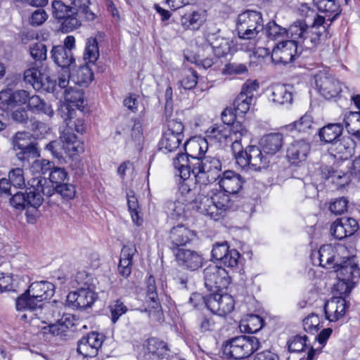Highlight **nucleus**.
<instances>
[{
  "label": "nucleus",
  "mask_w": 360,
  "mask_h": 360,
  "mask_svg": "<svg viewBox=\"0 0 360 360\" xmlns=\"http://www.w3.org/2000/svg\"><path fill=\"white\" fill-rule=\"evenodd\" d=\"M51 167H53V162L44 159H37L33 160L27 172L32 176V178L45 179L41 175H46Z\"/></svg>",
  "instance_id": "de8ad7c7"
},
{
  "label": "nucleus",
  "mask_w": 360,
  "mask_h": 360,
  "mask_svg": "<svg viewBox=\"0 0 360 360\" xmlns=\"http://www.w3.org/2000/svg\"><path fill=\"white\" fill-rule=\"evenodd\" d=\"M269 155L259 146L250 145L245 149V157L239 158V166L242 169L259 171L269 166Z\"/></svg>",
  "instance_id": "9b49d317"
},
{
  "label": "nucleus",
  "mask_w": 360,
  "mask_h": 360,
  "mask_svg": "<svg viewBox=\"0 0 360 360\" xmlns=\"http://www.w3.org/2000/svg\"><path fill=\"white\" fill-rule=\"evenodd\" d=\"M61 117L63 118L66 126L75 129V131L79 134H83L86 132V126L84 119V115L80 110L77 115L75 109H71L70 106L61 107Z\"/></svg>",
  "instance_id": "bb28decb"
},
{
  "label": "nucleus",
  "mask_w": 360,
  "mask_h": 360,
  "mask_svg": "<svg viewBox=\"0 0 360 360\" xmlns=\"http://www.w3.org/2000/svg\"><path fill=\"white\" fill-rule=\"evenodd\" d=\"M0 109L11 112L12 119L17 122H22V92L11 89L0 91Z\"/></svg>",
  "instance_id": "6e6552de"
},
{
  "label": "nucleus",
  "mask_w": 360,
  "mask_h": 360,
  "mask_svg": "<svg viewBox=\"0 0 360 360\" xmlns=\"http://www.w3.org/2000/svg\"><path fill=\"white\" fill-rule=\"evenodd\" d=\"M51 7L52 15L60 23V30L62 32L68 33L81 26L78 9L75 6L71 7L62 1L54 0Z\"/></svg>",
  "instance_id": "39448f33"
},
{
  "label": "nucleus",
  "mask_w": 360,
  "mask_h": 360,
  "mask_svg": "<svg viewBox=\"0 0 360 360\" xmlns=\"http://www.w3.org/2000/svg\"><path fill=\"white\" fill-rule=\"evenodd\" d=\"M50 53L54 63L62 69H70L75 66V58L70 50L61 46H53Z\"/></svg>",
  "instance_id": "7c9ffc66"
},
{
  "label": "nucleus",
  "mask_w": 360,
  "mask_h": 360,
  "mask_svg": "<svg viewBox=\"0 0 360 360\" xmlns=\"http://www.w3.org/2000/svg\"><path fill=\"white\" fill-rule=\"evenodd\" d=\"M294 41H282L271 51V60L277 64L286 65L294 60L297 56V46Z\"/></svg>",
  "instance_id": "6ab92c4d"
},
{
  "label": "nucleus",
  "mask_w": 360,
  "mask_h": 360,
  "mask_svg": "<svg viewBox=\"0 0 360 360\" xmlns=\"http://www.w3.org/2000/svg\"><path fill=\"white\" fill-rule=\"evenodd\" d=\"M321 175L326 179H331L332 183L336 184L338 187L347 184L350 181V176L360 181V155L352 160L349 173L325 166L321 169Z\"/></svg>",
  "instance_id": "0eeeda50"
},
{
  "label": "nucleus",
  "mask_w": 360,
  "mask_h": 360,
  "mask_svg": "<svg viewBox=\"0 0 360 360\" xmlns=\"http://www.w3.org/2000/svg\"><path fill=\"white\" fill-rule=\"evenodd\" d=\"M252 99L238 94L233 101V108L238 115H244L250 110Z\"/></svg>",
  "instance_id": "052dcab7"
},
{
  "label": "nucleus",
  "mask_w": 360,
  "mask_h": 360,
  "mask_svg": "<svg viewBox=\"0 0 360 360\" xmlns=\"http://www.w3.org/2000/svg\"><path fill=\"white\" fill-rule=\"evenodd\" d=\"M99 57L97 39L95 37L86 39L83 58L86 63L94 64Z\"/></svg>",
  "instance_id": "3c124183"
},
{
  "label": "nucleus",
  "mask_w": 360,
  "mask_h": 360,
  "mask_svg": "<svg viewBox=\"0 0 360 360\" xmlns=\"http://www.w3.org/2000/svg\"><path fill=\"white\" fill-rule=\"evenodd\" d=\"M343 123L347 132L360 140V112H347L343 116Z\"/></svg>",
  "instance_id": "58836bf2"
},
{
  "label": "nucleus",
  "mask_w": 360,
  "mask_h": 360,
  "mask_svg": "<svg viewBox=\"0 0 360 360\" xmlns=\"http://www.w3.org/2000/svg\"><path fill=\"white\" fill-rule=\"evenodd\" d=\"M173 165L179 173L180 177L186 180L193 175L197 184L208 185L215 182L221 174L220 160L210 155L191 158L185 154H179L173 160Z\"/></svg>",
  "instance_id": "f257e3e1"
},
{
  "label": "nucleus",
  "mask_w": 360,
  "mask_h": 360,
  "mask_svg": "<svg viewBox=\"0 0 360 360\" xmlns=\"http://www.w3.org/2000/svg\"><path fill=\"white\" fill-rule=\"evenodd\" d=\"M269 99L278 105H290L292 102V94L288 86L278 85L273 88Z\"/></svg>",
  "instance_id": "a19ab883"
},
{
  "label": "nucleus",
  "mask_w": 360,
  "mask_h": 360,
  "mask_svg": "<svg viewBox=\"0 0 360 360\" xmlns=\"http://www.w3.org/2000/svg\"><path fill=\"white\" fill-rule=\"evenodd\" d=\"M70 79H71L68 74L67 77H59L57 82L46 75L41 73L36 67H32L24 71V83L26 86L30 85L36 91L58 94L60 90L68 89ZM26 87L27 88V86Z\"/></svg>",
  "instance_id": "7ed1b4c3"
},
{
  "label": "nucleus",
  "mask_w": 360,
  "mask_h": 360,
  "mask_svg": "<svg viewBox=\"0 0 360 360\" xmlns=\"http://www.w3.org/2000/svg\"><path fill=\"white\" fill-rule=\"evenodd\" d=\"M243 330L248 333H255L260 330L264 326L262 318L258 315H250L247 320L245 325H243Z\"/></svg>",
  "instance_id": "e2e57ef3"
},
{
  "label": "nucleus",
  "mask_w": 360,
  "mask_h": 360,
  "mask_svg": "<svg viewBox=\"0 0 360 360\" xmlns=\"http://www.w3.org/2000/svg\"><path fill=\"white\" fill-rule=\"evenodd\" d=\"M221 175L219 185L222 191L229 194H236L241 190L244 181L240 174L231 170H226Z\"/></svg>",
  "instance_id": "cd10ccee"
},
{
  "label": "nucleus",
  "mask_w": 360,
  "mask_h": 360,
  "mask_svg": "<svg viewBox=\"0 0 360 360\" xmlns=\"http://www.w3.org/2000/svg\"><path fill=\"white\" fill-rule=\"evenodd\" d=\"M46 179L31 178L27 181V186L24 182L25 187V193H24V209H25V202L27 205H34L40 206L43 202L42 194L47 196H51L55 192V187H44L43 182H46Z\"/></svg>",
  "instance_id": "9d476101"
},
{
  "label": "nucleus",
  "mask_w": 360,
  "mask_h": 360,
  "mask_svg": "<svg viewBox=\"0 0 360 360\" xmlns=\"http://www.w3.org/2000/svg\"><path fill=\"white\" fill-rule=\"evenodd\" d=\"M212 257L224 266L233 268L238 265L240 253L235 249L230 250L227 242L224 241L213 245Z\"/></svg>",
  "instance_id": "dca6fc26"
},
{
  "label": "nucleus",
  "mask_w": 360,
  "mask_h": 360,
  "mask_svg": "<svg viewBox=\"0 0 360 360\" xmlns=\"http://www.w3.org/2000/svg\"><path fill=\"white\" fill-rule=\"evenodd\" d=\"M136 252V247L132 243L124 245L122 248L118 271L124 278L129 277L131 273L132 259Z\"/></svg>",
  "instance_id": "2f4dec72"
},
{
  "label": "nucleus",
  "mask_w": 360,
  "mask_h": 360,
  "mask_svg": "<svg viewBox=\"0 0 360 360\" xmlns=\"http://www.w3.org/2000/svg\"><path fill=\"white\" fill-rule=\"evenodd\" d=\"M326 17L316 15L311 27L308 26L306 33L304 45L307 48H313L320 44L321 41L327 37Z\"/></svg>",
  "instance_id": "f3484780"
},
{
  "label": "nucleus",
  "mask_w": 360,
  "mask_h": 360,
  "mask_svg": "<svg viewBox=\"0 0 360 360\" xmlns=\"http://www.w3.org/2000/svg\"><path fill=\"white\" fill-rule=\"evenodd\" d=\"M229 195V193L221 190L217 191L209 198L222 210L228 213L233 207V202L231 200Z\"/></svg>",
  "instance_id": "5fc2aeb1"
},
{
  "label": "nucleus",
  "mask_w": 360,
  "mask_h": 360,
  "mask_svg": "<svg viewBox=\"0 0 360 360\" xmlns=\"http://www.w3.org/2000/svg\"><path fill=\"white\" fill-rule=\"evenodd\" d=\"M47 174H49L50 181L56 186L68 180V173L66 169L63 167H56L54 162H53V167H51Z\"/></svg>",
  "instance_id": "4d7b16f0"
},
{
  "label": "nucleus",
  "mask_w": 360,
  "mask_h": 360,
  "mask_svg": "<svg viewBox=\"0 0 360 360\" xmlns=\"http://www.w3.org/2000/svg\"><path fill=\"white\" fill-rule=\"evenodd\" d=\"M259 345L255 336L240 335L226 341L222 345V353L226 359H243L257 350Z\"/></svg>",
  "instance_id": "20e7f679"
},
{
  "label": "nucleus",
  "mask_w": 360,
  "mask_h": 360,
  "mask_svg": "<svg viewBox=\"0 0 360 360\" xmlns=\"http://www.w3.org/2000/svg\"><path fill=\"white\" fill-rule=\"evenodd\" d=\"M184 137L165 131L160 141V149L165 153L174 151L179 147Z\"/></svg>",
  "instance_id": "8fccbe9b"
},
{
  "label": "nucleus",
  "mask_w": 360,
  "mask_h": 360,
  "mask_svg": "<svg viewBox=\"0 0 360 360\" xmlns=\"http://www.w3.org/2000/svg\"><path fill=\"white\" fill-rule=\"evenodd\" d=\"M24 104H26L27 109L32 112H42L50 117L53 115L51 105L45 103L39 96H30V94L25 90H24Z\"/></svg>",
  "instance_id": "72a5a7b5"
},
{
  "label": "nucleus",
  "mask_w": 360,
  "mask_h": 360,
  "mask_svg": "<svg viewBox=\"0 0 360 360\" xmlns=\"http://www.w3.org/2000/svg\"><path fill=\"white\" fill-rule=\"evenodd\" d=\"M229 125H214L207 131V136L219 143L228 144L230 142Z\"/></svg>",
  "instance_id": "49530a36"
},
{
  "label": "nucleus",
  "mask_w": 360,
  "mask_h": 360,
  "mask_svg": "<svg viewBox=\"0 0 360 360\" xmlns=\"http://www.w3.org/2000/svg\"><path fill=\"white\" fill-rule=\"evenodd\" d=\"M102 343L103 340L100 335L92 332L78 341L77 351L84 358H92L97 355Z\"/></svg>",
  "instance_id": "5701e85b"
},
{
  "label": "nucleus",
  "mask_w": 360,
  "mask_h": 360,
  "mask_svg": "<svg viewBox=\"0 0 360 360\" xmlns=\"http://www.w3.org/2000/svg\"><path fill=\"white\" fill-rule=\"evenodd\" d=\"M205 285L210 292H221L226 289L231 278L226 270L218 265L210 264L204 271Z\"/></svg>",
  "instance_id": "1a4fd4ad"
},
{
  "label": "nucleus",
  "mask_w": 360,
  "mask_h": 360,
  "mask_svg": "<svg viewBox=\"0 0 360 360\" xmlns=\"http://www.w3.org/2000/svg\"><path fill=\"white\" fill-rule=\"evenodd\" d=\"M204 304L213 314L224 316L231 313L234 308L232 296L221 292H214L205 295Z\"/></svg>",
  "instance_id": "4468645a"
},
{
  "label": "nucleus",
  "mask_w": 360,
  "mask_h": 360,
  "mask_svg": "<svg viewBox=\"0 0 360 360\" xmlns=\"http://www.w3.org/2000/svg\"><path fill=\"white\" fill-rule=\"evenodd\" d=\"M353 148L349 139H341L333 142L329 148L330 155L338 162L347 160L352 155Z\"/></svg>",
  "instance_id": "473e14b6"
},
{
  "label": "nucleus",
  "mask_w": 360,
  "mask_h": 360,
  "mask_svg": "<svg viewBox=\"0 0 360 360\" xmlns=\"http://www.w3.org/2000/svg\"><path fill=\"white\" fill-rule=\"evenodd\" d=\"M264 28L262 15L256 11H246L238 17L236 30L239 38L255 39L257 34Z\"/></svg>",
  "instance_id": "423d86ee"
},
{
  "label": "nucleus",
  "mask_w": 360,
  "mask_h": 360,
  "mask_svg": "<svg viewBox=\"0 0 360 360\" xmlns=\"http://www.w3.org/2000/svg\"><path fill=\"white\" fill-rule=\"evenodd\" d=\"M314 79L316 89L326 99L337 98L343 91L342 84L340 81L327 72H319Z\"/></svg>",
  "instance_id": "ddd939ff"
},
{
  "label": "nucleus",
  "mask_w": 360,
  "mask_h": 360,
  "mask_svg": "<svg viewBox=\"0 0 360 360\" xmlns=\"http://www.w3.org/2000/svg\"><path fill=\"white\" fill-rule=\"evenodd\" d=\"M77 136L72 131L71 128L66 126L60 133V140L51 141L46 145V148L51 153L53 157L60 161L61 159L64 160L60 151L62 149L65 153H70L77 151Z\"/></svg>",
  "instance_id": "f8f14e48"
},
{
  "label": "nucleus",
  "mask_w": 360,
  "mask_h": 360,
  "mask_svg": "<svg viewBox=\"0 0 360 360\" xmlns=\"http://www.w3.org/2000/svg\"><path fill=\"white\" fill-rule=\"evenodd\" d=\"M248 73V67L245 63H228L222 69V74L224 75H242Z\"/></svg>",
  "instance_id": "13d9d810"
},
{
  "label": "nucleus",
  "mask_w": 360,
  "mask_h": 360,
  "mask_svg": "<svg viewBox=\"0 0 360 360\" xmlns=\"http://www.w3.org/2000/svg\"><path fill=\"white\" fill-rule=\"evenodd\" d=\"M184 148L186 151L188 149L191 153V154H188L187 152L184 153L188 158H191L193 155H195V157H201L207 150V142L205 139H191L185 141ZM179 154L184 153H179Z\"/></svg>",
  "instance_id": "79ce46f5"
},
{
  "label": "nucleus",
  "mask_w": 360,
  "mask_h": 360,
  "mask_svg": "<svg viewBox=\"0 0 360 360\" xmlns=\"http://www.w3.org/2000/svg\"><path fill=\"white\" fill-rule=\"evenodd\" d=\"M206 41L212 47L214 56L217 58L232 55L236 51L233 39L223 37L217 33L208 34L206 37Z\"/></svg>",
  "instance_id": "a211bd4d"
},
{
  "label": "nucleus",
  "mask_w": 360,
  "mask_h": 360,
  "mask_svg": "<svg viewBox=\"0 0 360 360\" xmlns=\"http://www.w3.org/2000/svg\"><path fill=\"white\" fill-rule=\"evenodd\" d=\"M56 193L60 194L63 198L70 200L72 199L76 194V188L75 185L68 183H62L55 186Z\"/></svg>",
  "instance_id": "338daca9"
},
{
  "label": "nucleus",
  "mask_w": 360,
  "mask_h": 360,
  "mask_svg": "<svg viewBox=\"0 0 360 360\" xmlns=\"http://www.w3.org/2000/svg\"><path fill=\"white\" fill-rule=\"evenodd\" d=\"M174 255L180 266L191 271L198 269L203 264L204 258L202 255L195 250L185 248L179 249L174 252Z\"/></svg>",
  "instance_id": "393cba45"
},
{
  "label": "nucleus",
  "mask_w": 360,
  "mask_h": 360,
  "mask_svg": "<svg viewBox=\"0 0 360 360\" xmlns=\"http://www.w3.org/2000/svg\"><path fill=\"white\" fill-rule=\"evenodd\" d=\"M55 285L48 281H36L30 283L28 288L24 291V322L28 317L32 318L34 312L36 316H41L44 300L54 295Z\"/></svg>",
  "instance_id": "f03ea898"
},
{
  "label": "nucleus",
  "mask_w": 360,
  "mask_h": 360,
  "mask_svg": "<svg viewBox=\"0 0 360 360\" xmlns=\"http://www.w3.org/2000/svg\"><path fill=\"white\" fill-rule=\"evenodd\" d=\"M333 271L337 273L338 278L342 281L356 283L360 277V269L354 257L344 256Z\"/></svg>",
  "instance_id": "4be33fe9"
},
{
  "label": "nucleus",
  "mask_w": 360,
  "mask_h": 360,
  "mask_svg": "<svg viewBox=\"0 0 360 360\" xmlns=\"http://www.w3.org/2000/svg\"><path fill=\"white\" fill-rule=\"evenodd\" d=\"M308 25L305 22L302 20H297L287 30L288 36L290 34L291 39L290 41H294L297 46L298 44L304 43V39L306 33H307Z\"/></svg>",
  "instance_id": "c03bdc74"
},
{
  "label": "nucleus",
  "mask_w": 360,
  "mask_h": 360,
  "mask_svg": "<svg viewBox=\"0 0 360 360\" xmlns=\"http://www.w3.org/2000/svg\"><path fill=\"white\" fill-rule=\"evenodd\" d=\"M283 136L281 133H271L264 135L259 141V146L271 161L272 157L282 148Z\"/></svg>",
  "instance_id": "c756f323"
},
{
  "label": "nucleus",
  "mask_w": 360,
  "mask_h": 360,
  "mask_svg": "<svg viewBox=\"0 0 360 360\" xmlns=\"http://www.w3.org/2000/svg\"><path fill=\"white\" fill-rule=\"evenodd\" d=\"M314 124V120L310 113H305L298 120L288 126L289 130L297 131L300 133H309Z\"/></svg>",
  "instance_id": "603ef678"
},
{
  "label": "nucleus",
  "mask_w": 360,
  "mask_h": 360,
  "mask_svg": "<svg viewBox=\"0 0 360 360\" xmlns=\"http://www.w3.org/2000/svg\"><path fill=\"white\" fill-rule=\"evenodd\" d=\"M205 20V12L204 11H194L181 16V25L185 30H198Z\"/></svg>",
  "instance_id": "c9c22d12"
},
{
  "label": "nucleus",
  "mask_w": 360,
  "mask_h": 360,
  "mask_svg": "<svg viewBox=\"0 0 360 360\" xmlns=\"http://www.w3.org/2000/svg\"><path fill=\"white\" fill-rule=\"evenodd\" d=\"M195 203L196 210L199 213L214 221L223 219L227 214L207 196H204Z\"/></svg>",
  "instance_id": "c85d7f7f"
},
{
  "label": "nucleus",
  "mask_w": 360,
  "mask_h": 360,
  "mask_svg": "<svg viewBox=\"0 0 360 360\" xmlns=\"http://www.w3.org/2000/svg\"><path fill=\"white\" fill-rule=\"evenodd\" d=\"M347 252V248L341 245L333 246L331 244L322 245L318 251L319 265L328 269H334L341 262L344 256H340Z\"/></svg>",
  "instance_id": "2eb2a0df"
},
{
  "label": "nucleus",
  "mask_w": 360,
  "mask_h": 360,
  "mask_svg": "<svg viewBox=\"0 0 360 360\" xmlns=\"http://www.w3.org/2000/svg\"><path fill=\"white\" fill-rule=\"evenodd\" d=\"M74 321L75 318L72 314H63L60 319L58 320L55 324L51 326V330L56 335H65L67 330L75 325Z\"/></svg>",
  "instance_id": "864d4df0"
},
{
  "label": "nucleus",
  "mask_w": 360,
  "mask_h": 360,
  "mask_svg": "<svg viewBox=\"0 0 360 360\" xmlns=\"http://www.w3.org/2000/svg\"><path fill=\"white\" fill-rule=\"evenodd\" d=\"M63 96L68 104L63 107L70 106L71 109H74L73 107H76L78 110L82 111L85 101L84 99V92L82 89L77 87L70 86L64 91Z\"/></svg>",
  "instance_id": "e433bc0d"
},
{
  "label": "nucleus",
  "mask_w": 360,
  "mask_h": 360,
  "mask_svg": "<svg viewBox=\"0 0 360 360\" xmlns=\"http://www.w3.org/2000/svg\"><path fill=\"white\" fill-rule=\"evenodd\" d=\"M146 297L150 302L148 309H145L144 311L148 313V316L150 319L160 321L162 315L161 311V306L160 304L157 287L155 278L153 276H149L146 279Z\"/></svg>",
  "instance_id": "aec40b11"
},
{
  "label": "nucleus",
  "mask_w": 360,
  "mask_h": 360,
  "mask_svg": "<svg viewBox=\"0 0 360 360\" xmlns=\"http://www.w3.org/2000/svg\"><path fill=\"white\" fill-rule=\"evenodd\" d=\"M230 131V140H241L243 137L248 135V131L246 127L240 122H236L231 126L229 125Z\"/></svg>",
  "instance_id": "774afa93"
},
{
  "label": "nucleus",
  "mask_w": 360,
  "mask_h": 360,
  "mask_svg": "<svg viewBox=\"0 0 360 360\" xmlns=\"http://www.w3.org/2000/svg\"><path fill=\"white\" fill-rule=\"evenodd\" d=\"M266 37L271 40H282L288 37V31L285 27L278 25L275 21H269L263 30Z\"/></svg>",
  "instance_id": "09e8293b"
},
{
  "label": "nucleus",
  "mask_w": 360,
  "mask_h": 360,
  "mask_svg": "<svg viewBox=\"0 0 360 360\" xmlns=\"http://www.w3.org/2000/svg\"><path fill=\"white\" fill-rule=\"evenodd\" d=\"M145 347L150 358L164 359L169 355V349L167 344L156 338H149Z\"/></svg>",
  "instance_id": "f704fd0d"
},
{
  "label": "nucleus",
  "mask_w": 360,
  "mask_h": 360,
  "mask_svg": "<svg viewBox=\"0 0 360 360\" xmlns=\"http://www.w3.org/2000/svg\"><path fill=\"white\" fill-rule=\"evenodd\" d=\"M308 337L306 335H296L291 337L287 342L290 352H300L309 345Z\"/></svg>",
  "instance_id": "6e6d98bb"
},
{
  "label": "nucleus",
  "mask_w": 360,
  "mask_h": 360,
  "mask_svg": "<svg viewBox=\"0 0 360 360\" xmlns=\"http://www.w3.org/2000/svg\"><path fill=\"white\" fill-rule=\"evenodd\" d=\"M310 148V143L304 139L294 141L288 147L286 157L292 165H297L306 160Z\"/></svg>",
  "instance_id": "a878e982"
},
{
  "label": "nucleus",
  "mask_w": 360,
  "mask_h": 360,
  "mask_svg": "<svg viewBox=\"0 0 360 360\" xmlns=\"http://www.w3.org/2000/svg\"><path fill=\"white\" fill-rule=\"evenodd\" d=\"M94 292L89 288H79L77 290L70 292L67 295V304L77 309H85L94 302Z\"/></svg>",
  "instance_id": "412c9836"
},
{
  "label": "nucleus",
  "mask_w": 360,
  "mask_h": 360,
  "mask_svg": "<svg viewBox=\"0 0 360 360\" xmlns=\"http://www.w3.org/2000/svg\"><path fill=\"white\" fill-rule=\"evenodd\" d=\"M343 126L340 123L328 124L319 131L321 141L326 143H333L342 134Z\"/></svg>",
  "instance_id": "37998d69"
},
{
  "label": "nucleus",
  "mask_w": 360,
  "mask_h": 360,
  "mask_svg": "<svg viewBox=\"0 0 360 360\" xmlns=\"http://www.w3.org/2000/svg\"><path fill=\"white\" fill-rule=\"evenodd\" d=\"M69 77L76 84L88 85L94 79V73L87 63L80 65L75 72L69 73Z\"/></svg>",
  "instance_id": "ea45409f"
},
{
  "label": "nucleus",
  "mask_w": 360,
  "mask_h": 360,
  "mask_svg": "<svg viewBox=\"0 0 360 360\" xmlns=\"http://www.w3.org/2000/svg\"><path fill=\"white\" fill-rule=\"evenodd\" d=\"M198 325L201 333H206L214 330L217 323L212 316L200 315L198 318Z\"/></svg>",
  "instance_id": "69168bd1"
},
{
  "label": "nucleus",
  "mask_w": 360,
  "mask_h": 360,
  "mask_svg": "<svg viewBox=\"0 0 360 360\" xmlns=\"http://www.w3.org/2000/svg\"><path fill=\"white\" fill-rule=\"evenodd\" d=\"M121 130L117 129L116 134L120 135L122 131H126L127 129H131V139L135 142H139L143 137L142 132V124L141 121L138 119H135L133 120H129L126 119L121 124Z\"/></svg>",
  "instance_id": "a18cd8bd"
},
{
  "label": "nucleus",
  "mask_w": 360,
  "mask_h": 360,
  "mask_svg": "<svg viewBox=\"0 0 360 360\" xmlns=\"http://www.w3.org/2000/svg\"><path fill=\"white\" fill-rule=\"evenodd\" d=\"M30 54L35 62L45 60L47 58L46 46L41 42H35L32 44L29 49Z\"/></svg>",
  "instance_id": "bf43d9fd"
},
{
  "label": "nucleus",
  "mask_w": 360,
  "mask_h": 360,
  "mask_svg": "<svg viewBox=\"0 0 360 360\" xmlns=\"http://www.w3.org/2000/svg\"><path fill=\"white\" fill-rule=\"evenodd\" d=\"M313 1L319 11L333 15L332 17L330 15H327V20L330 21L328 27L337 19L341 13L340 5L336 0H313Z\"/></svg>",
  "instance_id": "4c0bfd02"
},
{
  "label": "nucleus",
  "mask_w": 360,
  "mask_h": 360,
  "mask_svg": "<svg viewBox=\"0 0 360 360\" xmlns=\"http://www.w3.org/2000/svg\"><path fill=\"white\" fill-rule=\"evenodd\" d=\"M195 236L194 231L184 225L179 224L174 226L169 232V248L173 253L176 252L177 250L181 249L180 247L189 243Z\"/></svg>",
  "instance_id": "b1692460"
},
{
  "label": "nucleus",
  "mask_w": 360,
  "mask_h": 360,
  "mask_svg": "<svg viewBox=\"0 0 360 360\" xmlns=\"http://www.w3.org/2000/svg\"><path fill=\"white\" fill-rule=\"evenodd\" d=\"M198 78V73L195 70L191 68L186 69L184 71L180 84L185 89H192L196 86Z\"/></svg>",
  "instance_id": "680f3d73"
},
{
  "label": "nucleus",
  "mask_w": 360,
  "mask_h": 360,
  "mask_svg": "<svg viewBox=\"0 0 360 360\" xmlns=\"http://www.w3.org/2000/svg\"><path fill=\"white\" fill-rule=\"evenodd\" d=\"M127 204L132 221L136 225L140 226L143 220L139 215V207L137 198L134 195H130L128 194Z\"/></svg>",
  "instance_id": "0e129e2a"
}]
</instances>
